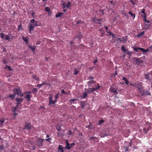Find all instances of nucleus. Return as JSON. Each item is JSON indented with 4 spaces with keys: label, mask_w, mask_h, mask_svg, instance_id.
I'll return each mask as SVG.
<instances>
[{
    "label": "nucleus",
    "mask_w": 152,
    "mask_h": 152,
    "mask_svg": "<svg viewBox=\"0 0 152 152\" xmlns=\"http://www.w3.org/2000/svg\"><path fill=\"white\" fill-rule=\"evenodd\" d=\"M134 87L137 88L139 90L140 93H141L143 91V87L142 86V83L139 82H137L135 83V85H134Z\"/></svg>",
    "instance_id": "1"
},
{
    "label": "nucleus",
    "mask_w": 152,
    "mask_h": 152,
    "mask_svg": "<svg viewBox=\"0 0 152 152\" xmlns=\"http://www.w3.org/2000/svg\"><path fill=\"white\" fill-rule=\"evenodd\" d=\"M133 49L134 50L137 52H139L140 51H142V52L143 54L144 55H145V53H146L147 52H148L149 51L148 49H147L146 50H145L144 49L139 48V47H133Z\"/></svg>",
    "instance_id": "2"
},
{
    "label": "nucleus",
    "mask_w": 152,
    "mask_h": 152,
    "mask_svg": "<svg viewBox=\"0 0 152 152\" xmlns=\"http://www.w3.org/2000/svg\"><path fill=\"white\" fill-rule=\"evenodd\" d=\"M129 145L128 146H127L126 147L125 146V152H126V151H133L134 149V146H132L131 145V142H130L129 143Z\"/></svg>",
    "instance_id": "3"
},
{
    "label": "nucleus",
    "mask_w": 152,
    "mask_h": 152,
    "mask_svg": "<svg viewBox=\"0 0 152 152\" xmlns=\"http://www.w3.org/2000/svg\"><path fill=\"white\" fill-rule=\"evenodd\" d=\"M32 127V126L31 125V123L26 122L25 124L24 128L23 129H27L28 130H30Z\"/></svg>",
    "instance_id": "4"
},
{
    "label": "nucleus",
    "mask_w": 152,
    "mask_h": 152,
    "mask_svg": "<svg viewBox=\"0 0 152 152\" xmlns=\"http://www.w3.org/2000/svg\"><path fill=\"white\" fill-rule=\"evenodd\" d=\"M45 141L44 139L39 138L36 140V145L39 147H41L43 145V142Z\"/></svg>",
    "instance_id": "5"
},
{
    "label": "nucleus",
    "mask_w": 152,
    "mask_h": 152,
    "mask_svg": "<svg viewBox=\"0 0 152 152\" xmlns=\"http://www.w3.org/2000/svg\"><path fill=\"white\" fill-rule=\"evenodd\" d=\"M132 59L136 61V64L137 65H139L142 62V60L140 58H138L137 57H134L132 58Z\"/></svg>",
    "instance_id": "6"
},
{
    "label": "nucleus",
    "mask_w": 152,
    "mask_h": 152,
    "mask_svg": "<svg viewBox=\"0 0 152 152\" xmlns=\"http://www.w3.org/2000/svg\"><path fill=\"white\" fill-rule=\"evenodd\" d=\"M92 20L96 23H98L99 24H101V23L100 22L102 21L103 20V19L100 18V19H98L96 17H94L92 18Z\"/></svg>",
    "instance_id": "7"
},
{
    "label": "nucleus",
    "mask_w": 152,
    "mask_h": 152,
    "mask_svg": "<svg viewBox=\"0 0 152 152\" xmlns=\"http://www.w3.org/2000/svg\"><path fill=\"white\" fill-rule=\"evenodd\" d=\"M66 148L67 149L69 150L70 148L73 145H75V144L74 143H71V144H69L67 140L66 141Z\"/></svg>",
    "instance_id": "8"
},
{
    "label": "nucleus",
    "mask_w": 152,
    "mask_h": 152,
    "mask_svg": "<svg viewBox=\"0 0 152 152\" xmlns=\"http://www.w3.org/2000/svg\"><path fill=\"white\" fill-rule=\"evenodd\" d=\"M38 23L37 21H35L34 19H31L30 20V23L33 24L35 26V27L39 26V25L38 24Z\"/></svg>",
    "instance_id": "9"
},
{
    "label": "nucleus",
    "mask_w": 152,
    "mask_h": 152,
    "mask_svg": "<svg viewBox=\"0 0 152 152\" xmlns=\"http://www.w3.org/2000/svg\"><path fill=\"white\" fill-rule=\"evenodd\" d=\"M109 91L110 92L114 93L115 95H117L118 94V92L116 91L115 88L113 87L110 88Z\"/></svg>",
    "instance_id": "10"
},
{
    "label": "nucleus",
    "mask_w": 152,
    "mask_h": 152,
    "mask_svg": "<svg viewBox=\"0 0 152 152\" xmlns=\"http://www.w3.org/2000/svg\"><path fill=\"white\" fill-rule=\"evenodd\" d=\"M35 27V26L33 24L31 23L29 24V33L30 34H32L31 31L34 30V28Z\"/></svg>",
    "instance_id": "11"
},
{
    "label": "nucleus",
    "mask_w": 152,
    "mask_h": 152,
    "mask_svg": "<svg viewBox=\"0 0 152 152\" xmlns=\"http://www.w3.org/2000/svg\"><path fill=\"white\" fill-rule=\"evenodd\" d=\"M15 91L16 95L17 94L18 95H19V94L21 93V91L20 90L19 88H15L14 90H13V91Z\"/></svg>",
    "instance_id": "12"
},
{
    "label": "nucleus",
    "mask_w": 152,
    "mask_h": 152,
    "mask_svg": "<svg viewBox=\"0 0 152 152\" xmlns=\"http://www.w3.org/2000/svg\"><path fill=\"white\" fill-rule=\"evenodd\" d=\"M90 140L93 142H97L98 141V138L96 137H92L90 138Z\"/></svg>",
    "instance_id": "13"
},
{
    "label": "nucleus",
    "mask_w": 152,
    "mask_h": 152,
    "mask_svg": "<svg viewBox=\"0 0 152 152\" xmlns=\"http://www.w3.org/2000/svg\"><path fill=\"white\" fill-rule=\"evenodd\" d=\"M140 14L141 13V16L143 18H145L146 17V15L145 13V9H143L142 10V11L141 12V13H140Z\"/></svg>",
    "instance_id": "14"
},
{
    "label": "nucleus",
    "mask_w": 152,
    "mask_h": 152,
    "mask_svg": "<svg viewBox=\"0 0 152 152\" xmlns=\"http://www.w3.org/2000/svg\"><path fill=\"white\" fill-rule=\"evenodd\" d=\"M142 93L141 94L142 96L143 95H151L150 93L149 92L148 90H146L145 91H142Z\"/></svg>",
    "instance_id": "15"
},
{
    "label": "nucleus",
    "mask_w": 152,
    "mask_h": 152,
    "mask_svg": "<svg viewBox=\"0 0 152 152\" xmlns=\"http://www.w3.org/2000/svg\"><path fill=\"white\" fill-rule=\"evenodd\" d=\"M117 40H119L120 42H126L127 40V38L126 37H123L122 38H118L117 39Z\"/></svg>",
    "instance_id": "16"
},
{
    "label": "nucleus",
    "mask_w": 152,
    "mask_h": 152,
    "mask_svg": "<svg viewBox=\"0 0 152 152\" xmlns=\"http://www.w3.org/2000/svg\"><path fill=\"white\" fill-rule=\"evenodd\" d=\"M15 101L17 102L16 107H18V105L20 104L22 102V101H21L18 98H16L15 99Z\"/></svg>",
    "instance_id": "17"
},
{
    "label": "nucleus",
    "mask_w": 152,
    "mask_h": 152,
    "mask_svg": "<svg viewBox=\"0 0 152 152\" xmlns=\"http://www.w3.org/2000/svg\"><path fill=\"white\" fill-rule=\"evenodd\" d=\"M31 97V95L27 94L26 95L24 98L25 99H27V101H30Z\"/></svg>",
    "instance_id": "18"
},
{
    "label": "nucleus",
    "mask_w": 152,
    "mask_h": 152,
    "mask_svg": "<svg viewBox=\"0 0 152 152\" xmlns=\"http://www.w3.org/2000/svg\"><path fill=\"white\" fill-rule=\"evenodd\" d=\"M64 148L63 146L62 145H59L58 146V151H61L60 152H63L64 151L63 150Z\"/></svg>",
    "instance_id": "19"
},
{
    "label": "nucleus",
    "mask_w": 152,
    "mask_h": 152,
    "mask_svg": "<svg viewBox=\"0 0 152 152\" xmlns=\"http://www.w3.org/2000/svg\"><path fill=\"white\" fill-rule=\"evenodd\" d=\"M49 105H50L52 104H55V103L57 102V101L56 100H55V101H53L52 100H49Z\"/></svg>",
    "instance_id": "20"
},
{
    "label": "nucleus",
    "mask_w": 152,
    "mask_h": 152,
    "mask_svg": "<svg viewBox=\"0 0 152 152\" xmlns=\"http://www.w3.org/2000/svg\"><path fill=\"white\" fill-rule=\"evenodd\" d=\"M77 100V99H71L69 100V101L71 103H73L75 104L76 103V102Z\"/></svg>",
    "instance_id": "21"
},
{
    "label": "nucleus",
    "mask_w": 152,
    "mask_h": 152,
    "mask_svg": "<svg viewBox=\"0 0 152 152\" xmlns=\"http://www.w3.org/2000/svg\"><path fill=\"white\" fill-rule=\"evenodd\" d=\"M100 87L101 86H100L99 84L98 83L96 86H95V88H93L95 89V91H96V90H98Z\"/></svg>",
    "instance_id": "22"
},
{
    "label": "nucleus",
    "mask_w": 152,
    "mask_h": 152,
    "mask_svg": "<svg viewBox=\"0 0 152 152\" xmlns=\"http://www.w3.org/2000/svg\"><path fill=\"white\" fill-rule=\"evenodd\" d=\"M29 48H30L31 50L32 51L33 53H34L35 51V46H32L31 45H30L29 46Z\"/></svg>",
    "instance_id": "23"
},
{
    "label": "nucleus",
    "mask_w": 152,
    "mask_h": 152,
    "mask_svg": "<svg viewBox=\"0 0 152 152\" xmlns=\"http://www.w3.org/2000/svg\"><path fill=\"white\" fill-rule=\"evenodd\" d=\"M15 95L16 94H15V91H14L13 94H10L8 96V97L14 99L15 98Z\"/></svg>",
    "instance_id": "24"
},
{
    "label": "nucleus",
    "mask_w": 152,
    "mask_h": 152,
    "mask_svg": "<svg viewBox=\"0 0 152 152\" xmlns=\"http://www.w3.org/2000/svg\"><path fill=\"white\" fill-rule=\"evenodd\" d=\"M96 83V81L94 80L89 81L88 82V84L89 86L95 83Z\"/></svg>",
    "instance_id": "25"
},
{
    "label": "nucleus",
    "mask_w": 152,
    "mask_h": 152,
    "mask_svg": "<svg viewBox=\"0 0 152 152\" xmlns=\"http://www.w3.org/2000/svg\"><path fill=\"white\" fill-rule=\"evenodd\" d=\"M22 39L23 41H24L26 43V44H28V37H26L25 38L24 37H22Z\"/></svg>",
    "instance_id": "26"
},
{
    "label": "nucleus",
    "mask_w": 152,
    "mask_h": 152,
    "mask_svg": "<svg viewBox=\"0 0 152 152\" xmlns=\"http://www.w3.org/2000/svg\"><path fill=\"white\" fill-rule=\"evenodd\" d=\"M62 126L61 125H58L56 126V128L57 130H58L59 131H61V127Z\"/></svg>",
    "instance_id": "27"
},
{
    "label": "nucleus",
    "mask_w": 152,
    "mask_h": 152,
    "mask_svg": "<svg viewBox=\"0 0 152 152\" xmlns=\"http://www.w3.org/2000/svg\"><path fill=\"white\" fill-rule=\"evenodd\" d=\"M95 89L93 88H89L88 90V93H90L91 92H93L94 91H95Z\"/></svg>",
    "instance_id": "28"
},
{
    "label": "nucleus",
    "mask_w": 152,
    "mask_h": 152,
    "mask_svg": "<svg viewBox=\"0 0 152 152\" xmlns=\"http://www.w3.org/2000/svg\"><path fill=\"white\" fill-rule=\"evenodd\" d=\"M150 75V74H149V73H148L147 74L145 75V78L146 79H147V80H150V79L149 78V77H150L149 75Z\"/></svg>",
    "instance_id": "29"
},
{
    "label": "nucleus",
    "mask_w": 152,
    "mask_h": 152,
    "mask_svg": "<svg viewBox=\"0 0 152 152\" xmlns=\"http://www.w3.org/2000/svg\"><path fill=\"white\" fill-rule=\"evenodd\" d=\"M123 80L125 81V83L126 85L128 84L129 83V81L126 77H123Z\"/></svg>",
    "instance_id": "30"
},
{
    "label": "nucleus",
    "mask_w": 152,
    "mask_h": 152,
    "mask_svg": "<svg viewBox=\"0 0 152 152\" xmlns=\"http://www.w3.org/2000/svg\"><path fill=\"white\" fill-rule=\"evenodd\" d=\"M85 104V103L84 102L82 101L81 102L80 105H81V107L82 109H83L84 108Z\"/></svg>",
    "instance_id": "31"
},
{
    "label": "nucleus",
    "mask_w": 152,
    "mask_h": 152,
    "mask_svg": "<svg viewBox=\"0 0 152 152\" xmlns=\"http://www.w3.org/2000/svg\"><path fill=\"white\" fill-rule=\"evenodd\" d=\"M121 49V50L124 52L126 53L127 51V50L126 49L125 47L124 46H122Z\"/></svg>",
    "instance_id": "32"
},
{
    "label": "nucleus",
    "mask_w": 152,
    "mask_h": 152,
    "mask_svg": "<svg viewBox=\"0 0 152 152\" xmlns=\"http://www.w3.org/2000/svg\"><path fill=\"white\" fill-rule=\"evenodd\" d=\"M63 13L62 12H58V14L56 15V17L57 18L60 17H61V15H63Z\"/></svg>",
    "instance_id": "33"
},
{
    "label": "nucleus",
    "mask_w": 152,
    "mask_h": 152,
    "mask_svg": "<svg viewBox=\"0 0 152 152\" xmlns=\"http://www.w3.org/2000/svg\"><path fill=\"white\" fill-rule=\"evenodd\" d=\"M87 96V93L86 92L83 93V96L82 97L83 98H86Z\"/></svg>",
    "instance_id": "34"
},
{
    "label": "nucleus",
    "mask_w": 152,
    "mask_h": 152,
    "mask_svg": "<svg viewBox=\"0 0 152 152\" xmlns=\"http://www.w3.org/2000/svg\"><path fill=\"white\" fill-rule=\"evenodd\" d=\"M84 23V22L82 21L81 20L77 21L76 23V24H75V25H76L77 24H83Z\"/></svg>",
    "instance_id": "35"
},
{
    "label": "nucleus",
    "mask_w": 152,
    "mask_h": 152,
    "mask_svg": "<svg viewBox=\"0 0 152 152\" xmlns=\"http://www.w3.org/2000/svg\"><path fill=\"white\" fill-rule=\"evenodd\" d=\"M144 33V31H143L142 32L140 33L139 34H138L137 35V36L139 37H142V36H143L144 35L143 34Z\"/></svg>",
    "instance_id": "36"
},
{
    "label": "nucleus",
    "mask_w": 152,
    "mask_h": 152,
    "mask_svg": "<svg viewBox=\"0 0 152 152\" xmlns=\"http://www.w3.org/2000/svg\"><path fill=\"white\" fill-rule=\"evenodd\" d=\"M62 133H57V134L58 135V136L59 137H62L63 135V133H64V130H62Z\"/></svg>",
    "instance_id": "37"
},
{
    "label": "nucleus",
    "mask_w": 152,
    "mask_h": 152,
    "mask_svg": "<svg viewBox=\"0 0 152 152\" xmlns=\"http://www.w3.org/2000/svg\"><path fill=\"white\" fill-rule=\"evenodd\" d=\"M71 6V3L70 1H69L68 2V4L66 5V7L68 8H69V7Z\"/></svg>",
    "instance_id": "38"
},
{
    "label": "nucleus",
    "mask_w": 152,
    "mask_h": 152,
    "mask_svg": "<svg viewBox=\"0 0 152 152\" xmlns=\"http://www.w3.org/2000/svg\"><path fill=\"white\" fill-rule=\"evenodd\" d=\"M0 35L1 36V37L3 39H4V37L5 35H4V34L3 33H0Z\"/></svg>",
    "instance_id": "39"
},
{
    "label": "nucleus",
    "mask_w": 152,
    "mask_h": 152,
    "mask_svg": "<svg viewBox=\"0 0 152 152\" xmlns=\"http://www.w3.org/2000/svg\"><path fill=\"white\" fill-rule=\"evenodd\" d=\"M129 14L130 15L132 16L133 17V18H134L135 17V15L133 14L131 12H129Z\"/></svg>",
    "instance_id": "40"
},
{
    "label": "nucleus",
    "mask_w": 152,
    "mask_h": 152,
    "mask_svg": "<svg viewBox=\"0 0 152 152\" xmlns=\"http://www.w3.org/2000/svg\"><path fill=\"white\" fill-rule=\"evenodd\" d=\"M117 74V73L116 72H115V73L111 75V76L112 77H115Z\"/></svg>",
    "instance_id": "41"
},
{
    "label": "nucleus",
    "mask_w": 152,
    "mask_h": 152,
    "mask_svg": "<svg viewBox=\"0 0 152 152\" xmlns=\"http://www.w3.org/2000/svg\"><path fill=\"white\" fill-rule=\"evenodd\" d=\"M104 122V120H101L99 121L98 122V125L101 124L102 123H103Z\"/></svg>",
    "instance_id": "42"
},
{
    "label": "nucleus",
    "mask_w": 152,
    "mask_h": 152,
    "mask_svg": "<svg viewBox=\"0 0 152 152\" xmlns=\"http://www.w3.org/2000/svg\"><path fill=\"white\" fill-rule=\"evenodd\" d=\"M108 135V134H105V135H104L103 134H102V133H101V134H100V135L101 137H105V136H107V135Z\"/></svg>",
    "instance_id": "43"
},
{
    "label": "nucleus",
    "mask_w": 152,
    "mask_h": 152,
    "mask_svg": "<svg viewBox=\"0 0 152 152\" xmlns=\"http://www.w3.org/2000/svg\"><path fill=\"white\" fill-rule=\"evenodd\" d=\"M45 10L47 12H49L50 10V9L48 7H47L45 8Z\"/></svg>",
    "instance_id": "44"
},
{
    "label": "nucleus",
    "mask_w": 152,
    "mask_h": 152,
    "mask_svg": "<svg viewBox=\"0 0 152 152\" xmlns=\"http://www.w3.org/2000/svg\"><path fill=\"white\" fill-rule=\"evenodd\" d=\"M144 20L145 23H149L150 22L149 21L146 20V18H143Z\"/></svg>",
    "instance_id": "45"
},
{
    "label": "nucleus",
    "mask_w": 152,
    "mask_h": 152,
    "mask_svg": "<svg viewBox=\"0 0 152 152\" xmlns=\"http://www.w3.org/2000/svg\"><path fill=\"white\" fill-rule=\"evenodd\" d=\"M33 78L36 80H39V78L36 76L34 75L33 76Z\"/></svg>",
    "instance_id": "46"
},
{
    "label": "nucleus",
    "mask_w": 152,
    "mask_h": 152,
    "mask_svg": "<svg viewBox=\"0 0 152 152\" xmlns=\"http://www.w3.org/2000/svg\"><path fill=\"white\" fill-rule=\"evenodd\" d=\"M35 15V13L33 11V12H32V13L31 14V15L32 16L33 18H35V17L34 16V15Z\"/></svg>",
    "instance_id": "47"
},
{
    "label": "nucleus",
    "mask_w": 152,
    "mask_h": 152,
    "mask_svg": "<svg viewBox=\"0 0 152 152\" xmlns=\"http://www.w3.org/2000/svg\"><path fill=\"white\" fill-rule=\"evenodd\" d=\"M82 36L81 33H80L75 38H79Z\"/></svg>",
    "instance_id": "48"
},
{
    "label": "nucleus",
    "mask_w": 152,
    "mask_h": 152,
    "mask_svg": "<svg viewBox=\"0 0 152 152\" xmlns=\"http://www.w3.org/2000/svg\"><path fill=\"white\" fill-rule=\"evenodd\" d=\"M86 128H88L89 129H93L92 127H91V125H87V126H86Z\"/></svg>",
    "instance_id": "49"
},
{
    "label": "nucleus",
    "mask_w": 152,
    "mask_h": 152,
    "mask_svg": "<svg viewBox=\"0 0 152 152\" xmlns=\"http://www.w3.org/2000/svg\"><path fill=\"white\" fill-rule=\"evenodd\" d=\"M4 145H3L0 146V149L1 150H3L4 149Z\"/></svg>",
    "instance_id": "50"
},
{
    "label": "nucleus",
    "mask_w": 152,
    "mask_h": 152,
    "mask_svg": "<svg viewBox=\"0 0 152 152\" xmlns=\"http://www.w3.org/2000/svg\"><path fill=\"white\" fill-rule=\"evenodd\" d=\"M62 5H63V9H64L66 7V4H65V2L64 3H63V4H62Z\"/></svg>",
    "instance_id": "51"
},
{
    "label": "nucleus",
    "mask_w": 152,
    "mask_h": 152,
    "mask_svg": "<svg viewBox=\"0 0 152 152\" xmlns=\"http://www.w3.org/2000/svg\"><path fill=\"white\" fill-rule=\"evenodd\" d=\"M78 71L76 70L75 69V72L74 73V74L75 75H77V74L78 73Z\"/></svg>",
    "instance_id": "52"
},
{
    "label": "nucleus",
    "mask_w": 152,
    "mask_h": 152,
    "mask_svg": "<svg viewBox=\"0 0 152 152\" xmlns=\"http://www.w3.org/2000/svg\"><path fill=\"white\" fill-rule=\"evenodd\" d=\"M53 99V96L51 94H50V96L49 97V100H52Z\"/></svg>",
    "instance_id": "53"
},
{
    "label": "nucleus",
    "mask_w": 152,
    "mask_h": 152,
    "mask_svg": "<svg viewBox=\"0 0 152 152\" xmlns=\"http://www.w3.org/2000/svg\"><path fill=\"white\" fill-rule=\"evenodd\" d=\"M37 89L35 88H33L32 89V92L34 93L36 91Z\"/></svg>",
    "instance_id": "54"
},
{
    "label": "nucleus",
    "mask_w": 152,
    "mask_h": 152,
    "mask_svg": "<svg viewBox=\"0 0 152 152\" xmlns=\"http://www.w3.org/2000/svg\"><path fill=\"white\" fill-rule=\"evenodd\" d=\"M65 91L64 90V89H62L61 91V94H65Z\"/></svg>",
    "instance_id": "55"
},
{
    "label": "nucleus",
    "mask_w": 152,
    "mask_h": 152,
    "mask_svg": "<svg viewBox=\"0 0 152 152\" xmlns=\"http://www.w3.org/2000/svg\"><path fill=\"white\" fill-rule=\"evenodd\" d=\"M59 96V93H57L55 97V100H56Z\"/></svg>",
    "instance_id": "56"
},
{
    "label": "nucleus",
    "mask_w": 152,
    "mask_h": 152,
    "mask_svg": "<svg viewBox=\"0 0 152 152\" xmlns=\"http://www.w3.org/2000/svg\"><path fill=\"white\" fill-rule=\"evenodd\" d=\"M5 36L6 37V38H5V40H8L10 38H9V37L5 35Z\"/></svg>",
    "instance_id": "57"
},
{
    "label": "nucleus",
    "mask_w": 152,
    "mask_h": 152,
    "mask_svg": "<svg viewBox=\"0 0 152 152\" xmlns=\"http://www.w3.org/2000/svg\"><path fill=\"white\" fill-rule=\"evenodd\" d=\"M0 121L1 122V124H2L3 123L5 122V120L4 119L3 120H0Z\"/></svg>",
    "instance_id": "58"
},
{
    "label": "nucleus",
    "mask_w": 152,
    "mask_h": 152,
    "mask_svg": "<svg viewBox=\"0 0 152 152\" xmlns=\"http://www.w3.org/2000/svg\"><path fill=\"white\" fill-rule=\"evenodd\" d=\"M97 59H96V60H94V62H93L94 64V65H95L96 64V63L97 62Z\"/></svg>",
    "instance_id": "59"
},
{
    "label": "nucleus",
    "mask_w": 152,
    "mask_h": 152,
    "mask_svg": "<svg viewBox=\"0 0 152 152\" xmlns=\"http://www.w3.org/2000/svg\"><path fill=\"white\" fill-rule=\"evenodd\" d=\"M89 78L90 80H92L94 79V77L91 76H89L88 77Z\"/></svg>",
    "instance_id": "60"
},
{
    "label": "nucleus",
    "mask_w": 152,
    "mask_h": 152,
    "mask_svg": "<svg viewBox=\"0 0 152 152\" xmlns=\"http://www.w3.org/2000/svg\"><path fill=\"white\" fill-rule=\"evenodd\" d=\"M31 92L30 91H27V92H25L24 93V94H31Z\"/></svg>",
    "instance_id": "61"
},
{
    "label": "nucleus",
    "mask_w": 152,
    "mask_h": 152,
    "mask_svg": "<svg viewBox=\"0 0 152 152\" xmlns=\"http://www.w3.org/2000/svg\"><path fill=\"white\" fill-rule=\"evenodd\" d=\"M42 86V84H38L37 85V86L39 88H40Z\"/></svg>",
    "instance_id": "62"
},
{
    "label": "nucleus",
    "mask_w": 152,
    "mask_h": 152,
    "mask_svg": "<svg viewBox=\"0 0 152 152\" xmlns=\"http://www.w3.org/2000/svg\"><path fill=\"white\" fill-rule=\"evenodd\" d=\"M51 139V138H48V139H45V140H46V141H49Z\"/></svg>",
    "instance_id": "63"
},
{
    "label": "nucleus",
    "mask_w": 152,
    "mask_h": 152,
    "mask_svg": "<svg viewBox=\"0 0 152 152\" xmlns=\"http://www.w3.org/2000/svg\"><path fill=\"white\" fill-rule=\"evenodd\" d=\"M127 54L129 55H130V54L131 52H129V51L127 50V51L126 52Z\"/></svg>",
    "instance_id": "64"
}]
</instances>
